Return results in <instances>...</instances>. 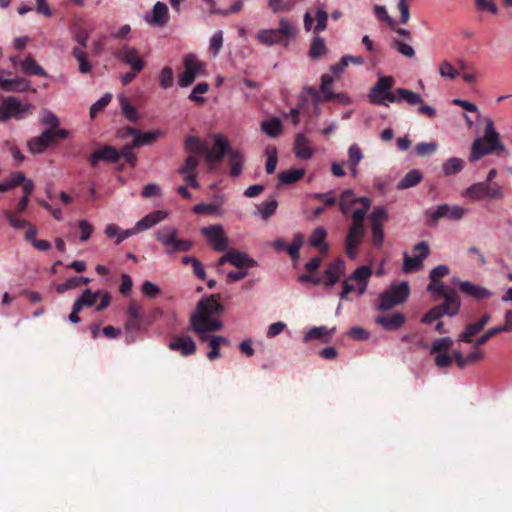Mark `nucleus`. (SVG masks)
Segmentation results:
<instances>
[{"instance_id": "nucleus-56", "label": "nucleus", "mask_w": 512, "mask_h": 512, "mask_svg": "<svg viewBox=\"0 0 512 512\" xmlns=\"http://www.w3.org/2000/svg\"><path fill=\"white\" fill-rule=\"evenodd\" d=\"M209 85L206 82H200L196 84L189 95V99L195 102H204V98L201 94H204L208 91Z\"/></svg>"}, {"instance_id": "nucleus-18", "label": "nucleus", "mask_w": 512, "mask_h": 512, "mask_svg": "<svg viewBox=\"0 0 512 512\" xmlns=\"http://www.w3.org/2000/svg\"><path fill=\"white\" fill-rule=\"evenodd\" d=\"M168 347L172 351L187 357L196 353V343L189 335H175L171 338Z\"/></svg>"}, {"instance_id": "nucleus-16", "label": "nucleus", "mask_w": 512, "mask_h": 512, "mask_svg": "<svg viewBox=\"0 0 512 512\" xmlns=\"http://www.w3.org/2000/svg\"><path fill=\"white\" fill-rule=\"evenodd\" d=\"M113 55L119 61L129 65L134 72H141L145 67V61L140 57L138 50L127 44L122 45Z\"/></svg>"}, {"instance_id": "nucleus-5", "label": "nucleus", "mask_w": 512, "mask_h": 512, "mask_svg": "<svg viewBox=\"0 0 512 512\" xmlns=\"http://www.w3.org/2000/svg\"><path fill=\"white\" fill-rule=\"evenodd\" d=\"M296 34V27L287 18H281L277 29L259 30L256 39L266 46H272L274 44L288 46L289 41L295 38Z\"/></svg>"}, {"instance_id": "nucleus-23", "label": "nucleus", "mask_w": 512, "mask_h": 512, "mask_svg": "<svg viewBox=\"0 0 512 512\" xmlns=\"http://www.w3.org/2000/svg\"><path fill=\"white\" fill-rule=\"evenodd\" d=\"M294 152L297 158L309 159L314 150L310 139L304 133H298L295 137Z\"/></svg>"}, {"instance_id": "nucleus-42", "label": "nucleus", "mask_w": 512, "mask_h": 512, "mask_svg": "<svg viewBox=\"0 0 512 512\" xmlns=\"http://www.w3.org/2000/svg\"><path fill=\"white\" fill-rule=\"evenodd\" d=\"M483 330L476 322L466 325L463 332L459 334L458 341L472 343L473 337Z\"/></svg>"}, {"instance_id": "nucleus-44", "label": "nucleus", "mask_w": 512, "mask_h": 512, "mask_svg": "<svg viewBox=\"0 0 512 512\" xmlns=\"http://www.w3.org/2000/svg\"><path fill=\"white\" fill-rule=\"evenodd\" d=\"M372 270L369 266L363 265L358 267L349 277V280L357 281L358 283H368Z\"/></svg>"}, {"instance_id": "nucleus-3", "label": "nucleus", "mask_w": 512, "mask_h": 512, "mask_svg": "<svg viewBox=\"0 0 512 512\" xmlns=\"http://www.w3.org/2000/svg\"><path fill=\"white\" fill-rule=\"evenodd\" d=\"M127 131L133 135L132 143L123 146L120 150H117L113 146L109 145H105L96 149L89 157V163L91 167L97 168L99 162L117 163L121 157H124L130 165L135 166L136 156L132 150L135 147L152 143L161 134V130H152L144 135H139L136 133L140 130Z\"/></svg>"}, {"instance_id": "nucleus-4", "label": "nucleus", "mask_w": 512, "mask_h": 512, "mask_svg": "<svg viewBox=\"0 0 512 512\" xmlns=\"http://www.w3.org/2000/svg\"><path fill=\"white\" fill-rule=\"evenodd\" d=\"M321 101V95L315 88L305 87L299 96L297 105L284 116L290 118L293 125H298L302 121L308 124L320 114Z\"/></svg>"}, {"instance_id": "nucleus-54", "label": "nucleus", "mask_w": 512, "mask_h": 512, "mask_svg": "<svg viewBox=\"0 0 512 512\" xmlns=\"http://www.w3.org/2000/svg\"><path fill=\"white\" fill-rule=\"evenodd\" d=\"M278 207V202L273 199L271 201L263 202L259 207V211L261 213V216L264 220L271 217L273 214H275L276 209Z\"/></svg>"}, {"instance_id": "nucleus-29", "label": "nucleus", "mask_w": 512, "mask_h": 512, "mask_svg": "<svg viewBox=\"0 0 512 512\" xmlns=\"http://www.w3.org/2000/svg\"><path fill=\"white\" fill-rule=\"evenodd\" d=\"M421 102L422 97L419 93L405 88H396L395 103H407L410 106H416Z\"/></svg>"}, {"instance_id": "nucleus-51", "label": "nucleus", "mask_w": 512, "mask_h": 512, "mask_svg": "<svg viewBox=\"0 0 512 512\" xmlns=\"http://www.w3.org/2000/svg\"><path fill=\"white\" fill-rule=\"evenodd\" d=\"M315 19L317 21L314 27V33H320L327 28L328 13L322 8H318L315 12Z\"/></svg>"}, {"instance_id": "nucleus-58", "label": "nucleus", "mask_w": 512, "mask_h": 512, "mask_svg": "<svg viewBox=\"0 0 512 512\" xmlns=\"http://www.w3.org/2000/svg\"><path fill=\"white\" fill-rule=\"evenodd\" d=\"M475 128H494L493 120L487 116L482 114L478 109L477 112L474 113Z\"/></svg>"}, {"instance_id": "nucleus-64", "label": "nucleus", "mask_w": 512, "mask_h": 512, "mask_svg": "<svg viewBox=\"0 0 512 512\" xmlns=\"http://www.w3.org/2000/svg\"><path fill=\"white\" fill-rule=\"evenodd\" d=\"M437 143L429 142V143H419L416 146V151L420 156H427L433 154L437 150Z\"/></svg>"}, {"instance_id": "nucleus-59", "label": "nucleus", "mask_w": 512, "mask_h": 512, "mask_svg": "<svg viewBox=\"0 0 512 512\" xmlns=\"http://www.w3.org/2000/svg\"><path fill=\"white\" fill-rule=\"evenodd\" d=\"M412 0H398L397 8L400 12V23L406 24L410 19L409 3Z\"/></svg>"}, {"instance_id": "nucleus-49", "label": "nucleus", "mask_w": 512, "mask_h": 512, "mask_svg": "<svg viewBox=\"0 0 512 512\" xmlns=\"http://www.w3.org/2000/svg\"><path fill=\"white\" fill-rule=\"evenodd\" d=\"M452 345L453 341L450 337H442L433 342L430 352L432 354L437 352L446 353V351L449 350L452 347Z\"/></svg>"}, {"instance_id": "nucleus-45", "label": "nucleus", "mask_w": 512, "mask_h": 512, "mask_svg": "<svg viewBox=\"0 0 512 512\" xmlns=\"http://www.w3.org/2000/svg\"><path fill=\"white\" fill-rule=\"evenodd\" d=\"M439 75L442 78L454 80L458 77V70L449 61H443L439 66Z\"/></svg>"}, {"instance_id": "nucleus-35", "label": "nucleus", "mask_w": 512, "mask_h": 512, "mask_svg": "<svg viewBox=\"0 0 512 512\" xmlns=\"http://www.w3.org/2000/svg\"><path fill=\"white\" fill-rule=\"evenodd\" d=\"M22 70L29 75L47 77V72L34 60L32 56L26 57L20 62Z\"/></svg>"}, {"instance_id": "nucleus-41", "label": "nucleus", "mask_w": 512, "mask_h": 512, "mask_svg": "<svg viewBox=\"0 0 512 512\" xmlns=\"http://www.w3.org/2000/svg\"><path fill=\"white\" fill-rule=\"evenodd\" d=\"M24 180L25 174L23 172H14L6 181L0 183V192L10 191L14 187L21 185Z\"/></svg>"}, {"instance_id": "nucleus-30", "label": "nucleus", "mask_w": 512, "mask_h": 512, "mask_svg": "<svg viewBox=\"0 0 512 512\" xmlns=\"http://www.w3.org/2000/svg\"><path fill=\"white\" fill-rule=\"evenodd\" d=\"M230 264L239 269L257 266V262L248 254L236 250L230 251Z\"/></svg>"}, {"instance_id": "nucleus-39", "label": "nucleus", "mask_w": 512, "mask_h": 512, "mask_svg": "<svg viewBox=\"0 0 512 512\" xmlns=\"http://www.w3.org/2000/svg\"><path fill=\"white\" fill-rule=\"evenodd\" d=\"M304 175V169H289L286 171H282L279 174L278 179L281 184L289 185L301 180L304 177Z\"/></svg>"}, {"instance_id": "nucleus-12", "label": "nucleus", "mask_w": 512, "mask_h": 512, "mask_svg": "<svg viewBox=\"0 0 512 512\" xmlns=\"http://www.w3.org/2000/svg\"><path fill=\"white\" fill-rule=\"evenodd\" d=\"M184 71L179 75L178 84L182 88H186L193 84L201 70L204 68V63L199 61L195 54H187L183 58Z\"/></svg>"}, {"instance_id": "nucleus-17", "label": "nucleus", "mask_w": 512, "mask_h": 512, "mask_svg": "<svg viewBox=\"0 0 512 512\" xmlns=\"http://www.w3.org/2000/svg\"><path fill=\"white\" fill-rule=\"evenodd\" d=\"M201 233L207 238L215 251L222 252L226 250L228 238L221 225L216 224L203 227Z\"/></svg>"}, {"instance_id": "nucleus-47", "label": "nucleus", "mask_w": 512, "mask_h": 512, "mask_svg": "<svg viewBox=\"0 0 512 512\" xmlns=\"http://www.w3.org/2000/svg\"><path fill=\"white\" fill-rule=\"evenodd\" d=\"M505 197L504 189L498 183H487L486 199L487 200H502Z\"/></svg>"}, {"instance_id": "nucleus-38", "label": "nucleus", "mask_w": 512, "mask_h": 512, "mask_svg": "<svg viewBox=\"0 0 512 512\" xmlns=\"http://www.w3.org/2000/svg\"><path fill=\"white\" fill-rule=\"evenodd\" d=\"M101 292L96 291L92 292L91 289H85L80 297L75 300V304L78 305L80 309L83 307H91L96 304L97 299L100 297Z\"/></svg>"}, {"instance_id": "nucleus-15", "label": "nucleus", "mask_w": 512, "mask_h": 512, "mask_svg": "<svg viewBox=\"0 0 512 512\" xmlns=\"http://www.w3.org/2000/svg\"><path fill=\"white\" fill-rule=\"evenodd\" d=\"M414 252H418L414 257L404 254L403 259V271L405 273H411L420 269L423 265V261L429 256L430 249L427 241H421L413 247Z\"/></svg>"}, {"instance_id": "nucleus-2", "label": "nucleus", "mask_w": 512, "mask_h": 512, "mask_svg": "<svg viewBox=\"0 0 512 512\" xmlns=\"http://www.w3.org/2000/svg\"><path fill=\"white\" fill-rule=\"evenodd\" d=\"M222 310L220 295L213 294L202 298L197 304L196 311L190 317V329L198 335L200 341L209 344L210 351L207 353V358L211 361L220 357V345L229 344L226 337L209 334L222 328V322L212 317Z\"/></svg>"}, {"instance_id": "nucleus-48", "label": "nucleus", "mask_w": 512, "mask_h": 512, "mask_svg": "<svg viewBox=\"0 0 512 512\" xmlns=\"http://www.w3.org/2000/svg\"><path fill=\"white\" fill-rule=\"evenodd\" d=\"M8 223L15 229H23L26 226H29L30 223L22 218H19L17 213L7 210L4 213Z\"/></svg>"}, {"instance_id": "nucleus-43", "label": "nucleus", "mask_w": 512, "mask_h": 512, "mask_svg": "<svg viewBox=\"0 0 512 512\" xmlns=\"http://www.w3.org/2000/svg\"><path fill=\"white\" fill-rule=\"evenodd\" d=\"M391 46L404 57L413 58L415 56L414 48L398 38L392 40Z\"/></svg>"}, {"instance_id": "nucleus-53", "label": "nucleus", "mask_w": 512, "mask_h": 512, "mask_svg": "<svg viewBox=\"0 0 512 512\" xmlns=\"http://www.w3.org/2000/svg\"><path fill=\"white\" fill-rule=\"evenodd\" d=\"M303 245V236L301 233H296L294 235L293 242L290 246H287L286 251L290 255L292 259H297L299 257V250Z\"/></svg>"}, {"instance_id": "nucleus-6", "label": "nucleus", "mask_w": 512, "mask_h": 512, "mask_svg": "<svg viewBox=\"0 0 512 512\" xmlns=\"http://www.w3.org/2000/svg\"><path fill=\"white\" fill-rule=\"evenodd\" d=\"M504 146L499 141V134L496 130H486V134L482 138H477L471 148L470 162H476L485 155L499 154L503 152Z\"/></svg>"}, {"instance_id": "nucleus-40", "label": "nucleus", "mask_w": 512, "mask_h": 512, "mask_svg": "<svg viewBox=\"0 0 512 512\" xmlns=\"http://www.w3.org/2000/svg\"><path fill=\"white\" fill-rule=\"evenodd\" d=\"M426 290L434 295V299L437 300L444 295L448 294V292L453 291L454 289L448 286H445L440 280H430V283L427 285Z\"/></svg>"}, {"instance_id": "nucleus-7", "label": "nucleus", "mask_w": 512, "mask_h": 512, "mask_svg": "<svg viewBox=\"0 0 512 512\" xmlns=\"http://www.w3.org/2000/svg\"><path fill=\"white\" fill-rule=\"evenodd\" d=\"M178 231L172 226H164L155 232V238L166 247L167 254L176 252H188L192 249L191 241L178 239Z\"/></svg>"}, {"instance_id": "nucleus-55", "label": "nucleus", "mask_w": 512, "mask_h": 512, "mask_svg": "<svg viewBox=\"0 0 512 512\" xmlns=\"http://www.w3.org/2000/svg\"><path fill=\"white\" fill-rule=\"evenodd\" d=\"M112 95L110 93L104 94L99 100H97L90 108V116L94 118L98 112L103 110L111 101Z\"/></svg>"}, {"instance_id": "nucleus-10", "label": "nucleus", "mask_w": 512, "mask_h": 512, "mask_svg": "<svg viewBox=\"0 0 512 512\" xmlns=\"http://www.w3.org/2000/svg\"><path fill=\"white\" fill-rule=\"evenodd\" d=\"M67 137L68 130H43L40 136L30 139L27 142V146L32 154H41L47 148L57 144L59 140Z\"/></svg>"}, {"instance_id": "nucleus-21", "label": "nucleus", "mask_w": 512, "mask_h": 512, "mask_svg": "<svg viewBox=\"0 0 512 512\" xmlns=\"http://www.w3.org/2000/svg\"><path fill=\"white\" fill-rule=\"evenodd\" d=\"M444 302L436 305L443 315L453 317L458 314L461 306V301L456 290L448 292L442 297Z\"/></svg>"}, {"instance_id": "nucleus-19", "label": "nucleus", "mask_w": 512, "mask_h": 512, "mask_svg": "<svg viewBox=\"0 0 512 512\" xmlns=\"http://www.w3.org/2000/svg\"><path fill=\"white\" fill-rule=\"evenodd\" d=\"M365 227L350 225L345 238V252L350 259L357 256V248L364 237Z\"/></svg>"}, {"instance_id": "nucleus-63", "label": "nucleus", "mask_w": 512, "mask_h": 512, "mask_svg": "<svg viewBox=\"0 0 512 512\" xmlns=\"http://www.w3.org/2000/svg\"><path fill=\"white\" fill-rule=\"evenodd\" d=\"M348 154V164L358 165L361 159L363 158V153L357 144H353L350 146Z\"/></svg>"}, {"instance_id": "nucleus-1", "label": "nucleus", "mask_w": 512, "mask_h": 512, "mask_svg": "<svg viewBox=\"0 0 512 512\" xmlns=\"http://www.w3.org/2000/svg\"><path fill=\"white\" fill-rule=\"evenodd\" d=\"M184 149L188 155L177 172L188 185L198 189L200 185L197 181V167L200 158L204 157L209 169H214L222 163L224 156L229 152L230 142L222 134H214L211 138L190 135L185 138Z\"/></svg>"}, {"instance_id": "nucleus-37", "label": "nucleus", "mask_w": 512, "mask_h": 512, "mask_svg": "<svg viewBox=\"0 0 512 512\" xmlns=\"http://www.w3.org/2000/svg\"><path fill=\"white\" fill-rule=\"evenodd\" d=\"M123 115L131 122H137L140 115L129 99L123 95L118 97Z\"/></svg>"}, {"instance_id": "nucleus-22", "label": "nucleus", "mask_w": 512, "mask_h": 512, "mask_svg": "<svg viewBox=\"0 0 512 512\" xmlns=\"http://www.w3.org/2000/svg\"><path fill=\"white\" fill-rule=\"evenodd\" d=\"M169 19V9L164 2H156L152 9V16L146 17V21L153 26L162 27Z\"/></svg>"}, {"instance_id": "nucleus-57", "label": "nucleus", "mask_w": 512, "mask_h": 512, "mask_svg": "<svg viewBox=\"0 0 512 512\" xmlns=\"http://www.w3.org/2000/svg\"><path fill=\"white\" fill-rule=\"evenodd\" d=\"M326 236L327 231L325 228L317 227L310 237V245L313 247L321 246V244L325 243Z\"/></svg>"}, {"instance_id": "nucleus-26", "label": "nucleus", "mask_w": 512, "mask_h": 512, "mask_svg": "<svg viewBox=\"0 0 512 512\" xmlns=\"http://www.w3.org/2000/svg\"><path fill=\"white\" fill-rule=\"evenodd\" d=\"M167 217V213L163 210H156L149 214H147L145 217H143L141 220H139L136 224V230L138 232L145 231L159 222L163 221Z\"/></svg>"}, {"instance_id": "nucleus-8", "label": "nucleus", "mask_w": 512, "mask_h": 512, "mask_svg": "<svg viewBox=\"0 0 512 512\" xmlns=\"http://www.w3.org/2000/svg\"><path fill=\"white\" fill-rule=\"evenodd\" d=\"M393 85V77L379 75L377 82L370 90V101L374 104L385 106L395 103L396 90L394 92L391 91Z\"/></svg>"}, {"instance_id": "nucleus-31", "label": "nucleus", "mask_w": 512, "mask_h": 512, "mask_svg": "<svg viewBox=\"0 0 512 512\" xmlns=\"http://www.w3.org/2000/svg\"><path fill=\"white\" fill-rule=\"evenodd\" d=\"M335 327L329 330L326 326H319L311 328L304 336V342L314 339H322L324 342H329L335 332Z\"/></svg>"}, {"instance_id": "nucleus-9", "label": "nucleus", "mask_w": 512, "mask_h": 512, "mask_svg": "<svg viewBox=\"0 0 512 512\" xmlns=\"http://www.w3.org/2000/svg\"><path fill=\"white\" fill-rule=\"evenodd\" d=\"M410 293L407 282L391 285L389 289L379 296L378 309L386 311L406 301Z\"/></svg>"}, {"instance_id": "nucleus-11", "label": "nucleus", "mask_w": 512, "mask_h": 512, "mask_svg": "<svg viewBox=\"0 0 512 512\" xmlns=\"http://www.w3.org/2000/svg\"><path fill=\"white\" fill-rule=\"evenodd\" d=\"M389 219L387 210L383 206L376 207L369 215L371 226V242L376 249H380L384 242V224Z\"/></svg>"}, {"instance_id": "nucleus-14", "label": "nucleus", "mask_w": 512, "mask_h": 512, "mask_svg": "<svg viewBox=\"0 0 512 512\" xmlns=\"http://www.w3.org/2000/svg\"><path fill=\"white\" fill-rule=\"evenodd\" d=\"M466 212L467 210L461 206H450L448 204H442L437 206L434 211H427L426 214L429 217V223L434 225L442 218L460 220L463 218Z\"/></svg>"}, {"instance_id": "nucleus-27", "label": "nucleus", "mask_w": 512, "mask_h": 512, "mask_svg": "<svg viewBox=\"0 0 512 512\" xmlns=\"http://www.w3.org/2000/svg\"><path fill=\"white\" fill-rule=\"evenodd\" d=\"M375 321L385 330L394 331L403 326L405 323V316L402 313H394L392 316L379 315Z\"/></svg>"}, {"instance_id": "nucleus-61", "label": "nucleus", "mask_w": 512, "mask_h": 512, "mask_svg": "<svg viewBox=\"0 0 512 512\" xmlns=\"http://www.w3.org/2000/svg\"><path fill=\"white\" fill-rule=\"evenodd\" d=\"M501 331L499 328L493 327L489 330H487L483 335H481L474 343L473 348H479L480 346L484 345L488 342L492 337H495L496 335L500 334Z\"/></svg>"}, {"instance_id": "nucleus-36", "label": "nucleus", "mask_w": 512, "mask_h": 512, "mask_svg": "<svg viewBox=\"0 0 512 512\" xmlns=\"http://www.w3.org/2000/svg\"><path fill=\"white\" fill-rule=\"evenodd\" d=\"M326 52H327V47H326L324 39L320 36H315L312 39L311 44H310V49L308 52L309 57L312 60H316V59H319L320 57H322L323 55H325Z\"/></svg>"}, {"instance_id": "nucleus-25", "label": "nucleus", "mask_w": 512, "mask_h": 512, "mask_svg": "<svg viewBox=\"0 0 512 512\" xmlns=\"http://www.w3.org/2000/svg\"><path fill=\"white\" fill-rule=\"evenodd\" d=\"M0 88L9 92H24L30 89V81L22 77L13 79L0 77Z\"/></svg>"}, {"instance_id": "nucleus-33", "label": "nucleus", "mask_w": 512, "mask_h": 512, "mask_svg": "<svg viewBox=\"0 0 512 512\" xmlns=\"http://www.w3.org/2000/svg\"><path fill=\"white\" fill-rule=\"evenodd\" d=\"M423 179V174L417 169L409 171L397 184L398 190H405L418 185Z\"/></svg>"}, {"instance_id": "nucleus-60", "label": "nucleus", "mask_w": 512, "mask_h": 512, "mask_svg": "<svg viewBox=\"0 0 512 512\" xmlns=\"http://www.w3.org/2000/svg\"><path fill=\"white\" fill-rule=\"evenodd\" d=\"M223 45V33L221 30L216 31L210 39V49L214 56L218 55Z\"/></svg>"}, {"instance_id": "nucleus-28", "label": "nucleus", "mask_w": 512, "mask_h": 512, "mask_svg": "<svg viewBox=\"0 0 512 512\" xmlns=\"http://www.w3.org/2000/svg\"><path fill=\"white\" fill-rule=\"evenodd\" d=\"M228 158V164L230 166V175L232 177H238L241 175L244 165V155L239 150H232L230 148Z\"/></svg>"}, {"instance_id": "nucleus-13", "label": "nucleus", "mask_w": 512, "mask_h": 512, "mask_svg": "<svg viewBox=\"0 0 512 512\" xmlns=\"http://www.w3.org/2000/svg\"><path fill=\"white\" fill-rule=\"evenodd\" d=\"M32 108L29 104H23L15 97H7L0 105V122L14 117L16 119H23Z\"/></svg>"}, {"instance_id": "nucleus-46", "label": "nucleus", "mask_w": 512, "mask_h": 512, "mask_svg": "<svg viewBox=\"0 0 512 512\" xmlns=\"http://www.w3.org/2000/svg\"><path fill=\"white\" fill-rule=\"evenodd\" d=\"M374 14L378 20L388 24L390 28H394L396 21L388 14L387 9L384 5L376 4L373 7Z\"/></svg>"}, {"instance_id": "nucleus-24", "label": "nucleus", "mask_w": 512, "mask_h": 512, "mask_svg": "<svg viewBox=\"0 0 512 512\" xmlns=\"http://www.w3.org/2000/svg\"><path fill=\"white\" fill-rule=\"evenodd\" d=\"M458 286H459V289L463 293L471 296L472 298H474L476 300L487 299L492 296V292L489 291L488 289H486L482 286L473 284L469 281H460Z\"/></svg>"}, {"instance_id": "nucleus-20", "label": "nucleus", "mask_w": 512, "mask_h": 512, "mask_svg": "<svg viewBox=\"0 0 512 512\" xmlns=\"http://www.w3.org/2000/svg\"><path fill=\"white\" fill-rule=\"evenodd\" d=\"M345 262L342 258H336L332 261L324 272L325 279L323 284L325 287L330 288L338 282L341 275L344 274Z\"/></svg>"}, {"instance_id": "nucleus-62", "label": "nucleus", "mask_w": 512, "mask_h": 512, "mask_svg": "<svg viewBox=\"0 0 512 512\" xmlns=\"http://www.w3.org/2000/svg\"><path fill=\"white\" fill-rule=\"evenodd\" d=\"M141 291L148 298H155L160 294V288L151 281H145L141 286Z\"/></svg>"}, {"instance_id": "nucleus-32", "label": "nucleus", "mask_w": 512, "mask_h": 512, "mask_svg": "<svg viewBox=\"0 0 512 512\" xmlns=\"http://www.w3.org/2000/svg\"><path fill=\"white\" fill-rule=\"evenodd\" d=\"M487 182H477L469 186L464 192L463 196L471 199L472 201H481L486 199Z\"/></svg>"}, {"instance_id": "nucleus-50", "label": "nucleus", "mask_w": 512, "mask_h": 512, "mask_svg": "<svg viewBox=\"0 0 512 512\" xmlns=\"http://www.w3.org/2000/svg\"><path fill=\"white\" fill-rule=\"evenodd\" d=\"M40 121L43 125L48 126L49 128H58L59 119L58 117L51 112L50 110L43 109L40 113Z\"/></svg>"}, {"instance_id": "nucleus-34", "label": "nucleus", "mask_w": 512, "mask_h": 512, "mask_svg": "<svg viewBox=\"0 0 512 512\" xmlns=\"http://www.w3.org/2000/svg\"><path fill=\"white\" fill-rule=\"evenodd\" d=\"M465 166V162L458 157H451L443 162L442 172L444 176H452L460 173Z\"/></svg>"}, {"instance_id": "nucleus-52", "label": "nucleus", "mask_w": 512, "mask_h": 512, "mask_svg": "<svg viewBox=\"0 0 512 512\" xmlns=\"http://www.w3.org/2000/svg\"><path fill=\"white\" fill-rule=\"evenodd\" d=\"M174 73L172 68L164 67L159 75V83L163 89H168L173 85Z\"/></svg>"}]
</instances>
